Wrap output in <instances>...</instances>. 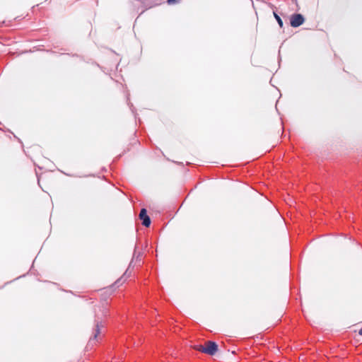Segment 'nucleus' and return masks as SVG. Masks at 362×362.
Listing matches in <instances>:
<instances>
[{
    "label": "nucleus",
    "mask_w": 362,
    "mask_h": 362,
    "mask_svg": "<svg viewBox=\"0 0 362 362\" xmlns=\"http://www.w3.org/2000/svg\"><path fill=\"white\" fill-rule=\"evenodd\" d=\"M193 349L197 351L204 353V345H202V344L194 345L193 346Z\"/></svg>",
    "instance_id": "5"
},
{
    "label": "nucleus",
    "mask_w": 362,
    "mask_h": 362,
    "mask_svg": "<svg viewBox=\"0 0 362 362\" xmlns=\"http://www.w3.org/2000/svg\"><path fill=\"white\" fill-rule=\"evenodd\" d=\"M102 327V325L99 322H97L95 325V328L94 329L93 332V339L97 340L98 336L100 334V327Z\"/></svg>",
    "instance_id": "4"
},
{
    "label": "nucleus",
    "mask_w": 362,
    "mask_h": 362,
    "mask_svg": "<svg viewBox=\"0 0 362 362\" xmlns=\"http://www.w3.org/2000/svg\"><path fill=\"white\" fill-rule=\"evenodd\" d=\"M204 354L210 356H214L218 351V345L216 342L211 341H206L204 344Z\"/></svg>",
    "instance_id": "1"
},
{
    "label": "nucleus",
    "mask_w": 362,
    "mask_h": 362,
    "mask_svg": "<svg viewBox=\"0 0 362 362\" xmlns=\"http://www.w3.org/2000/svg\"><path fill=\"white\" fill-rule=\"evenodd\" d=\"M305 19L301 14H293L291 17V25L293 28H297L303 24Z\"/></svg>",
    "instance_id": "2"
},
{
    "label": "nucleus",
    "mask_w": 362,
    "mask_h": 362,
    "mask_svg": "<svg viewBox=\"0 0 362 362\" xmlns=\"http://www.w3.org/2000/svg\"><path fill=\"white\" fill-rule=\"evenodd\" d=\"M139 218L142 221V225L148 227L151 224L150 217L147 215V211L142 209L139 214Z\"/></svg>",
    "instance_id": "3"
},
{
    "label": "nucleus",
    "mask_w": 362,
    "mask_h": 362,
    "mask_svg": "<svg viewBox=\"0 0 362 362\" xmlns=\"http://www.w3.org/2000/svg\"><path fill=\"white\" fill-rule=\"evenodd\" d=\"M180 0H167V3L169 4V5H172V4H176L177 2H179Z\"/></svg>",
    "instance_id": "8"
},
{
    "label": "nucleus",
    "mask_w": 362,
    "mask_h": 362,
    "mask_svg": "<svg viewBox=\"0 0 362 362\" xmlns=\"http://www.w3.org/2000/svg\"><path fill=\"white\" fill-rule=\"evenodd\" d=\"M126 279H127V278H124V276H122L120 279H119L115 282V284L119 286V285H122L126 281Z\"/></svg>",
    "instance_id": "7"
},
{
    "label": "nucleus",
    "mask_w": 362,
    "mask_h": 362,
    "mask_svg": "<svg viewBox=\"0 0 362 362\" xmlns=\"http://www.w3.org/2000/svg\"><path fill=\"white\" fill-rule=\"evenodd\" d=\"M358 334L362 336V328L359 330Z\"/></svg>",
    "instance_id": "9"
},
{
    "label": "nucleus",
    "mask_w": 362,
    "mask_h": 362,
    "mask_svg": "<svg viewBox=\"0 0 362 362\" xmlns=\"http://www.w3.org/2000/svg\"><path fill=\"white\" fill-rule=\"evenodd\" d=\"M274 17H275L276 20L277 21V22H278V23H279V26H280L281 28H282V27H283V21H282V20L281 19V18H280V17H279V16L276 13H274Z\"/></svg>",
    "instance_id": "6"
}]
</instances>
